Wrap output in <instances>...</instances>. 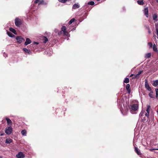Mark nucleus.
<instances>
[{"instance_id":"f257e3e1","label":"nucleus","mask_w":158,"mask_h":158,"mask_svg":"<svg viewBox=\"0 0 158 158\" xmlns=\"http://www.w3.org/2000/svg\"><path fill=\"white\" fill-rule=\"evenodd\" d=\"M139 107L138 105L137 104H133L130 106V111L132 114H136V111L138 110Z\"/></svg>"},{"instance_id":"f03ea898","label":"nucleus","mask_w":158,"mask_h":158,"mask_svg":"<svg viewBox=\"0 0 158 158\" xmlns=\"http://www.w3.org/2000/svg\"><path fill=\"white\" fill-rule=\"evenodd\" d=\"M123 100L121 99V100L118 99L117 100V102L118 103V108L120 109V111H121L122 114L123 115H125L126 114H123L122 110V103L123 104Z\"/></svg>"},{"instance_id":"7ed1b4c3","label":"nucleus","mask_w":158,"mask_h":158,"mask_svg":"<svg viewBox=\"0 0 158 158\" xmlns=\"http://www.w3.org/2000/svg\"><path fill=\"white\" fill-rule=\"evenodd\" d=\"M15 25L18 27H20L22 24L21 20L18 18H16L15 19Z\"/></svg>"},{"instance_id":"20e7f679","label":"nucleus","mask_w":158,"mask_h":158,"mask_svg":"<svg viewBox=\"0 0 158 158\" xmlns=\"http://www.w3.org/2000/svg\"><path fill=\"white\" fill-rule=\"evenodd\" d=\"M145 111L142 110L140 113L139 114V118H140L141 119H142V120L143 121H145L147 120V119L146 118V117H144L143 118V116H144V115H145Z\"/></svg>"},{"instance_id":"39448f33","label":"nucleus","mask_w":158,"mask_h":158,"mask_svg":"<svg viewBox=\"0 0 158 158\" xmlns=\"http://www.w3.org/2000/svg\"><path fill=\"white\" fill-rule=\"evenodd\" d=\"M15 39L17 40V42L19 44H21L24 42L25 40L24 38L21 36H17Z\"/></svg>"},{"instance_id":"423d86ee","label":"nucleus","mask_w":158,"mask_h":158,"mask_svg":"<svg viewBox=\"0 0 158 158\" xmlns=\"http://www.w3.org/2000/svg\"><path fill=\"white\" fill-rule=\"evenodd\" d=\"M12 131V128L11 127H7L5 129V133L8 135H10L11 134Z\"/></svg>"},{"instance_id":"0eeeda50","label":"nucleus","mask_w":158,"mask_h":158,"mask_svg":"<svg viewBox=\"0 0 158 158\" xmlns=\"http://www.w3.org/2000/svg\"><path fill=\"white\" fill-rule=\"evenodd\" d=\"M150 105H148L147 106V108L146 110V111L147 112L146 113H145V116L147 118H148L149 116V112L150 110Z\"/></svg>"},{"instance_id":"6e6552de","label":"nucleus","mask_w":158,"mask_h":158,"mask_svg":"<svg viewBox=\"0 0 158 158\" xmlns=\"http://www.w3.org/2000/svg\"><path fill=\"white\" fill-rule=\"evenodd\" d=\"M145 87L146 89L149 91H151L152 89L150 87L148 83V80L146 79L145 80Z\"/></svg>"},{"instance_id":"1a4fd4ad","label":"nucleus","mask_w":158,"mask_h":158,"mask_svg":"<svg viewBox=\"0 0 158 158\" xmlns=\"http://www.w3.org/2000/svg\"><path fill=\"white\" fill-rule=\"evenodd\" d=\"M17 158H23L24 157V155L21 152H20L16 155Z\"/></svg>"},{"instance_id":"9d476101","label":"nucleus","mask_w":158,"mask_h":158,"mask_svg":"<svg viewBox=\"0 0 158 158\" xmlns=\"http://www.w3.org/2000/svg\"><path fill=\"white\" fill-rule=\"evenodd\" d=\"M144 13L146 17H148V7L145 8L144 10Z\"/></svg>"},{"instance_id":"9b49d317","label":"nucleus","mask_w":158,"mask_h":158,"mask_svg":"<svg viewBox=\"0 0 158 158\" xmlns=\"http://www.w3.org/2000/svg\"><path fill=\"white\" fill-rule=\"evenodd\" d=\"M31 40L28 38H27L26 39V41L24 43V45L27 46V45L31 44Z\"/></svg>"},{"instance_id":"f8f14e48","label":"nucleus","mask_w":158,"mask_h":158,"mask_svg":"<svg viewBox=\"0 0 158 158\" xmlns=\"http://www.w3.org/2000/svg\"><path fill=\"white\" fill-rule=\"evenodd\" d=\"M135 152L136 153L139 155H141V153L140 151V150L138 148L135 147Z\"/></svg>"},{"instance_id":"ddd939ff","label":"nucleus","mask_w":158,"mask_h":158,"mask_svg":"<svg viewBox=\"0 0 158 158\" xmlns=\"http://www.w3.org/2000/svg\"><path fill=\"white\" fill-rule=\"evenodd\" d=\"M126 89L127 91V93L130 94L131 93V90L130 89V85L129 84H127L126 86Z\"/></svg>"},{"instance_id":"4468645a","label":"nucleus","mask_w":158,"mask_h":158,"mask_svg":"<svg viewBox=\"0 0 158 158\" xmlns=\"http://www.w3.org/2000/svg\"><path fill=\"white\" fill-rule=\"evenodd\" d=\"M6 120L7 122L8 125H11L12 124V122L11 120L8 118H6Z\"/></svg>"},{"instance_id":"2eb2a0df","label":"nucleus","mask_w":158,"mask_h":158,"mask_svg":"<svg viewBox=\"0 0 158 158\" xmlns=\"http://www.w3.org/2000/svg\"><path fill=\"white\" fill-rule=\"evenodd\" d=\"M80 5L79 4L75 3L73 6L72 9H76L79 8Z\"/></svg>"},{"instance_id":"dca6fc26","label":"nucleus","mask_w":158,"mask_h":158,"mask_svg":"<svg viewBox=\"0 0 158 158\" xmlns=\"http://www.w3.org/2000/svg\"><path fill=\"white\" fill-rule=\"evenodd\" d=\"M23 50L26 53L28 54H30L31 53V52L30 50L27 49L26 48H23Z\"/></svg>"},{"instance_id":"f3484780","label":"nucleus","mask_w":158,"mask_h":158,"mask_svg":"<svg viewBox=\"0 0 158 158\" xmlns=\"http://www.w3.org/2000/svg\"><path fill=\"white\" fill-rule=\"evenodd\" d=\"M152 18L153 19L154 21H158L157 18V15L156 14H155L153 15H152Z\"/></svg>"},{"instance_id":"a211bd4d","label":"nucleus","mask_w":158,"mask_h":158,"mask_svg":"<svg viewBox=\"0 0 158 158\" xmlns=\"http://www.w3.org/2000/svg\"><path fill=\"white\" fill-rule=\"evenodd\" d=\"M7 33L8 35L10 37H13L15 36V35L10 31H7Z\"/></svg>"},{"instance_id":"6ab92c4d","label":"nucleus","mask_w":158,"mask_h":158,"mask_svg":"<svg viewBox=\"0 0 158 158\" xmlns=\"http://www.w3.org/2000/svg\"><path fill=\"white\" fill-rule=\"evenodd\" d=\"M153 50L155 52H158L157 47L156 45L155 44H154L153 46Z\"/></svg>"},{"instance_id":"aec40b11","label":"nucleus","mask_w":158,"mask_h":158,"mask_svg":"<svg viewBox=\"0 0 158 158\" xmlns=\"http://www.w3.org/2000/svg\"><path fill=\"white\" fill-rule=\"evenodd\" d=\"M152 85L154 86H156L158 85V80H157L153 81Z\"/></svg>"},{"instance_id":"412c9836","label":"nucleus","mask_w":158,"mask_h":158,"mask_svg":"<svg viewBox=\"0 0 158 158\" xmlns=\"http://www.w3.org/2000/svg\"><path fill=\"white\" fill-rule=\"evenodd\" d=\"M47 4V2H45L44 0H42L40 1L38 3L39 5H40V4L46 5Z\"/></svg>"},{"instance_id":"4be33fe9","label":"nucleus","mask_w":158,"mask_h":158,"mask_svg":"<svg viewBox=\"0 0 158 158\" xmlns=\"http://www.w3.org/2000/svg\"><path fill=\"white\" fill-rule=\"evenodd\" d=\"M12 142V140L10 138H7L5 141V143H10Z\"/></svg>"},{"instance_id":"5701e85b","label":"nucleus","mask_w":158,"mask_h":158,"mask_svg":"<svg viewBox=\"0 0 158 158\" xmlns=\"http://www.w3.org/2000/svg\"><path fill=\"white\" fill-rule=\"evenodd\" d=\"M27 131L25 130H22L21 131V133L23 135L26 136L27 135Z\"/></svg>"},{"instance_id":"b1692460","label":"nucleus","mask_w":158,"mask_h":158,"mask_svg":"<svg viewBox=\"0 0 158 158\" xmlns=\"http://www.w3.org/2000/svg\"><path fill=\"white\" fill-rule=\"evenodd\" d=\"M156 30V34L158 36V23H156L155 24Z\"/></svg>"},{"instance_id":"393cba45","label":"nucleus","mask_w":158,"mask_h":158,"mask_svg":"<svg viewBox=\"0 0 158 158\" xmlns=\"http://www.w3.org/2000/svg\"><path fill=\"white\" fill-rule=\"evenodd\" d=\"M63 33L64 35V36H66L67 37H69L70 36L69 34V32L67 31L64 32Z\"/></svg>"},{"instance_id":"a878e982","label":"nucleus","mask_w":158,"mask_h":158,"mask_svg":"<svg viewBox=\"0 0 158 158\" xmlns=\"http://www.w3.org/2000/svg\"><path fill=\"white\" fill-rule=\"evenodd\" d=\"M61 31L63 33L66 31V28L65 26H63L61 28Z\"/></svg>"},{"instance_id":"bb28decb","label":"nucleus","mask_w":158,"mask_h":158,"mask_svg":"<svg viewBox=\"0 0 158 158\" xmlns=\"http://www.w3.org/2000/svg\"><path fill=\"white\" fill-rule=\"evenodd\" d=\"M48 38L46 36H44L43 39V41L44 43H46L47 41H48Z\"/></svg>"},{"instance_id":"cd10ccee","label":"nucleus","mask_w":158,"mask_h":158,"mask_svg":"<svg viewBox=\"0 0 158 158\" xmlns=\"http://www.w3.org/2000/svg\"><path fill=\"white\" fill-rule=\"evenodd\" d=\"M9 30L10 31H11L15 34H16V31L14 29L12 28H9Z\"/></svg>"},{"instance_id":"c85d7f7f","label":"nucleus","mask_w":158,"mask_h":158,"mask_svg":"<svg viewBox=\"0 0 158 158\" xmlns=\"http://www.w3.org/2000/svg\"><path fill=\"white\" fill-rule=\"evenodd\" d=\"M137 2L140 5H143L144 3L143 0H138Z\"/></svg>"},{"instance_id":"c756f323","label":"nucleus","mask_w":158,"mask_h":158,"mask_svg":"<svg viewBox=\"0 0 158 158\" xmlns=\"http://www.w3.org/2000/svg\"><path fill=\"white\" fill-rule=\"evenodd\" d=\"M75 20L74 18H73L71 19L69 22V24L70 25L73 23Z\"/></svg>"},{"instance_id":"7c9ffc66","label":"nucleus","mask_w":158,"mask_h":158,"mask_svg":"<svg viewBox=\"0 0 158 158\" xmlns=\"http://www.w3.org/2000/svg\"><path fill=\"white\" fill-rule=\"evenodd\" d=\"M151 53H149L146 54V57L147 58H149L151 56Z\"/></svg>"},{"instance_id":"2f4dec72","label":"nucleus","mask_w":158,"mask_h":158,"mask_svg":"<svg viewBox=\"0 0 158 158\" xmlns=\"http://www.w3.org/2000/svg\"><path fill=\"white\" fill-rule=\"evenodd\" d=\"M129 80L128 78H125V80L124 81V82L127 83L129 82Z\"/></svg>"},{"instance_id":"473e14b6","label":"nucleus","mask_w":158,"mask_h":158,"mask_svg":"<svg viewBox=\"0 0 158 158\" xmlns=\"http://www.w3.org/2000/svg\"><path fill=\"white\" fill-rule=\"evenodd\" d=\"M39 44V43L38 42H34L33 44H31L30 45L31 46H32L33 47H34V45L35 44H36V45H38Z\"/></svg>"},{"instance_id":"72a5a7b5","label":"nucleus","mask_w":158,"mask_h":158,"mask_svg":"<svg viewBox=\"0 0 158 158\" xmlns=\"http://www.w3.org/2000/svg\"><path fill=\"white\" fill-rule=\"evenodd\" d=\"M149 96L151 98H154V96L153 94V92H151L149 94Z\"/></svg>"},{"instance_id":"f704fd0d","label":"nucleus","mask_w":158,"mask_h":158,"mask_svg":"<svg viewBox=\"0 0 158 158\" xmlns=\"http://www.w3.org/2000/svg\"><path fill=\"white\" fill-rule=\"evenodd\" d=\"M88 4L91 5H93L94 4V2L93 1H90L88 2Z\"/></svg>"},{"instance_id":"c9c22d12","label":"nucleus","mask_w":158,"mask_h":158,"mask_svg":"<svg viewBox=\"0 0 158 158\" xmlns=\"http://www.w3.org/2000/svg\"><path fill=\"white\" fill-rule=\"evenodd\" d=\"M148 45L149 46L150 48H152L153 45L152 44V42H149L148 43Z\"/></svg>"},{"instance_id":"e433bc0d","label":"nucleus","mask_w":158,"mask_h":158,"mask_svg":"<svg viewBox=\"0 0 158 158\" xmlns=\"http://www.w3.org/2000/svg\"><path fill=\"white\" fill-rule=\"evenodd\" d=\"M57 31H58L57 34L58 35L60 36L61 35L62 33H63V32H62L61 31H60L58 30H57Z\"/></svg>"},{"instance_id":"4c0bfd02","label":"nucleus","mask_w":158,"mask_h":158,"mask_svg":"<svg viewBox=\"0 0 158 158\" xmlns=\"http://www.w3.org/2000/svg\"><path fill=\"white\" fill-rule=\"evenodd\" d=\"M59 1L61 2L64 3L66 2L67 0H58Z\"/></svg>"},{"instance_id":"58836bf2","label":"nucleus","mask_w":158,"mask_h":158,"mask_svg":"<svg viewBox=\"0 0 158 158\" xmlns=\"http://www.w3.org/2000/svg\"><path fill=\"white\" fill-rule=\"evenodd\" d=\"M156 97H157L158 95V88L156 89Z\"/></svg>"},{"instance_id":"ea45409f","label":"nucleus","mask_w":158,"mask_h":158,"mask_svg":"<svg viewBox=\"0 0 158 158\" xmlns=\"http://www.w3.org/2000/svg\"><path fill=\"white\" fill-rule=\"evenodd\" d=\"M146 28H147L148 29V33L149 34H150L151 33V31L150 30V28H149V26H147Z\"/></svg>"},{"instance_id":"a19ab883","label":"nucleus","mask_w":158,"mask_h":158,"mask_svg":"<svg viewBox=\"0 0 158 158\" xmlns=\"http://www.w3.org/2000/svg\"><path fill=\"white\" fill-rule=\"evenodd\" d=\"M139 75L138 74V73L135 75V76L134 77V78H139Z\"/></svg>"},{"instance_id":"79ce46f5","label":"nucleus","mask_w":158,"mask_h":158,"mask_svg":"<svg viewBox=\"0 0 158 158\" xmlns=\"http://www.w3.org/2000/svg\"><path fill=\"white\" fill-rule=\"evenodd\" d=\"M156 148H150L149 149V150L151 151H153V150H156Z\"/></svg>"},{"instance_id":"37998d69","label":"nucleus","mask_w":158,"mask_h":158,"mask_svg":"<svg viewBox=\"0 0 158 158\" xmlns=\"http://www.w3.org/2000/svg\"><path fill=\"white\" fill-rule=\"evenodd\" d=\"M143 72V71H139L138 72V74H139V75L141 74Z\"/></svg>"},{"instance_id":"c03bdc74","label":"nucleus","mask_w":158,"mask_h":158,"mask_svg":"<svg viewBox=\"0 0 158 158\" xmlns=\"http://www.w3.org/2000/svg\"><path fill=\"white\" fill-rule=\"evenodd\" d=\"M39 0H36L34 2L35 3H37L38 2Z\"/></svg>"},{"instance_id":"a18cd8bd","label":"nucleus","mask_w":158,"mask_h":158,"mask_svg":"<svg viewBox=\"0 0 158 158\" xmlns=\"http://www.w3.org/2000/svg\"><path fill=\"white\" fill-rule=\"evenodd\" d=\"M3 56L5 57H6L7 56V54L4 53L3 54Z\"/></svg>"},{"instance_id":"49530a36","label":"nucleus","mask_w":158,"mask_h":158,"mask_svg":"<svg viewBox=\"0 0 158 158\" xmlns=\"http://www.w3.org/2000/svg\"><path fill=\"white\" fill-rule=\"evenodd\" d=\"M76 28H73L72 29L71 31H73L75 30Z\"/></svg>"},{"instance_id":"de8ad7c7","label":"nucleus","mask_w":158,"mask_h":158,"mask_svg":"<svg viewBox=\"0 0 158 158\" xmlns=\"http://www.w3.org/2000/svg\"><path fill=\"white\" fill-rule=\"evenodd\" d=\"M58 30L57 29H56L55 30V32L56 33H58V31H57Z\"/></svg>"},{"instance_id":"09e8293b","label":"nucleus","mask_w":158,"mask_h":158,"mask_svg":"<svg viewBox=\"0 0 158 158\" xmlns=\"http://www.w3.org/2000/svg\"><path fill=\"white\" fill-rule=\"evenodd\" d=\"M133 75H134V74H132L131 75H130L129 77H131L133 76Z\"/></svg>"},{"instance_id":"8fccbe9b","label":"nucleus","mask_w":158,"mask_h":158,"mask_svg":"<svg viewBox=\"0 0 158 158\" xmlns=\"http://www.w3.org/2000/svg\"><path fill=\"white\" fill-rule=\"evenodd\" d=\"M157 114H158V108H157Z\"/></svg>"},{"instance_id":"3c124183","label":"nucleus","mask_w":158,"mask_h":158,"mask_svg":"<svg viewBox=\"0 0 158 158\" xmlns=\"http://www.w3.org/2000/svg\"><path fill=\"white\" fill-rule=\"evenodd\" d=\"M3 135V134H1L0 135H1V136H2V135Z\"/></svg>"},{"instance_id":"603ef678","label":"nucleus","mask_w":158,"mask_h":158,"mask_svg":"<svg viewBox=\"0 0 158 158\" xmlns=\"http://www.w3.org/2000/svg\"><path fill=\"white\" fill-rule=\"evenodd\" d=\"M156 1L158 3V0H156Z\"/></svg>"},{"instance_id":"864d4df0","label":"nucleus","mask_w":158,"mask_h":158,"mask_svg":"<svg viewBox=\"0 0 158 158\" xmlns=\"http://www.w3.org/2000/svg\"><path fill=\"white\" fill-rule=\"evenodd\" d=\"M0 158H2V157L1 156H0Z\"/></svg>"},{"instance_id":"5fc2aeb1","label":"nucleus","mask_w":158,"mask_h":158,"mask_svg":"<svg viewBox=\"0 0 158 158\" xmlns=\"http://www.w3.org/2000/svg\"><path fill=\"white\" fill-rule=\"evenodd\" d=\"M156 149H157V150H158V148H156Z\"/></svg>"},{"instance_id":"6e6d98bb","label":"nucleus","mask_w":158,"mask_h":158,"mask_svg":"<svg viewBox=\"0 0 158 158\" xmlns=\"http://www.w3.org/2000/svg\"><path fill=\"white\" fill-rule=\"evenodd\" d=\"M156 36V35H155L154 36Z\"/></svg>"},{"instance_id":"4d7b16f0","label":"nucleus","mask_w":158,"mask_h":158,"mask_svg":"<svg viewBox=\"0 0 158 158\" xmlns=\"http://www.w3.org/2000/svg\"><path fill=\"white\" fill-rule=\"evenodd\" d=\"M97 0V1H99L100 0Z\"/></svg>"}]
</instances>
